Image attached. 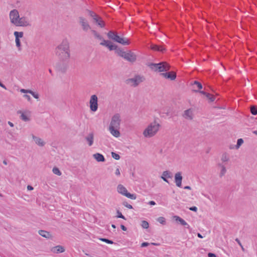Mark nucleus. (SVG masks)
<instances>
[{
    "label": "nucleus",
    "instance_id": "1",
    "mask_svg": "<svg viewBox=\"0 0 257 257\" xmlns=\"http://www.w3.org/2000/svg\"><path fill=\"white\" fill-rule=\"evenodd\" d=\"M55 53L59 59L65 61L68 60L70 56L69 43L67 40H63L55 49Z\"/></svg>",
    "mask_w": 257,
    "mask_h": 257
},
{
    "label": "nucleus",
    "instance_id": "2",
    "mask_svg": "<svg viewBox=\"0 0 257 257\" xmlns=\"http://www.w3.org/2000/svg\"><path fill=\"white\" fill-rule=\"evenodd\" d=\"M148 66L153 70L159 72L167 71L170 69V65L165 62H162L159 63H150Z\"/></svg>",
    "mask_w": 257,
    "mask_h": 257
},
{
    "label": "nucleus",
    "instance_id": "3",
    "mask_svg": "<svg viewBox=\"0 0 257 257\" xmlns=\"http://www.w3.org/2000/svg\"><path fill=\"white\" fill-rule=\"evenodd\" d=\"M107 35L109 39L123 45H128L130 44L129 41L127 38H122L119 36L117 33L114 31H110L107 33Z\"/></svg>",
    "mask_w": 257,
    "mask_h": 257
},
{
    "label": "nucleus",
    "instance_id": "4",
    "mask_svg": "<svg viewBox=\"0 0 257 257\" xmlns=\"http://www.w3.org/2000/svg\"><path fill=\"white\" fill-rule=\"evenodd\" d=\"M159 124L156 122L152 123L144 131L143 134L146 137H152L158 132L159 127Z\"/></svg>",
    "mask_w": 257,
    "mask_h": 257
},
{
    "label": "nucleus",
    "instance_id": "5",
    "mask_svg": "<svg viewBox=\"0 0 257 257\" xmlns=\"http://www.w3.org/2000/svg\"><path fill=\"white\" fill-rule=\"evenodd\" d=\"M117 54L130 62H134L137 59L135 54L131 51L125 52L121 49L118 50Z\"/></svg>",
    "mask_w": 257,
    "mask_h": 257
},
{
    "label": "nucleus",
    "instance_id": "6",
    "mask_svg": "<svg viewBox=\"0 0 257 257\" xmlns=\"http://www.w3.org/2000/svg\"><path fill=\"white\" fill-rule=\"evenodd\" d=\"M121 119L119 113H115L111 118L109 127H114L116 128H120Z\"/></svg>",
    "mask_w": 257,
    "mask_h": 257
},
{
    "label": "nucleus",
    "instance_id": "7",
    "mask_svg": "<svg viewBox=\"0 0 257 257\" xmlns=\"http://www.w3.org/2000/svg\"><path fill=\"white\" fill-rule=\"evenodd\" d=\"M98 98L96 95H92L90 99V108L92 111H96L98 108Z\"/></svg>",
    "mask_w": 257,
    "mask_h": 257
},
{
    "label": "nucleus",
    "instance_id": "8",
    "mask_svg": "<svg viewBox=\"0 0 257 257\" xmlns=\"http://www.w3.org/2000/svg\"><path fill=\"white\" fill-rule=\"evenodd\" d=\"M10 18L12 23L16 25L20 18V16L18 10L14 9L10 13Z\"/></svg>",
    "mask_w": 257,
    "mask_h": 257
},
{
    "label": "nucleus",
    "instance_id": "9",
    "mask_svg": "<svg viewBox=\"0 0 257 257\" xmlns=\"http://www.w3.org/2000/svg\"><path fill=\"white\" fill-rule=\"evenodd\" d=\"M79 23L81 25L83 30L85 32L91 29V27L87 21V20L83 17H80L79 18Z\"/></svg>",
    "mask_w": 257,
    "mask_h": 257
},
{
    "label": "nucleus",
    "instance_id": "10",
    "mask_svg": "<svg viewBox=\"0 0 257 257\" xmlns=\"http://www.w3.org/2000/svg\"><path fill=\"white\" fill-rule=\"evenodd\" d=\"M144 78L139 75L136 76L135 77L132 78L128 79L126 81L127 83L130 82L133 83V86L136 87L139 85V83L143 81Z\"/></svg>",
    "mask_w": 257,
    "mask_h": 257
},
{
    "label": "nucleus",
    "instance_id": "11",
    "mask_svg": "<svg viewBox=\"0 0 257 257\" xmlns=\"http://www.w3.org/2000/svg\"><path fill=\"white\" fill-rule=\"evenodd\" d=\"M31 25L29 19L25 17L20 18L16 26L21 27H27Z\"/></svg>",
    "mask_w": 257,
    "mask_h": 257
},
{
    "label": "nucleus",
    "instance_id": "12",
    "mask_svg": "<svg viewBox=\"0 0 257 257\" xmlns=\"http://www.w3.org/2000/svg\"><path fill=\"white\" fill-rule=\"evenodd\" d=\"M182 179H183V177L182 176L181 172H179L175 174V182L177 187H181Z\"/></svg>",
    "mask_w": 257,
    "mask_h": 257
},
{
    "label": "nucleus",
    "instance_id": "13",
    "mask_svg": "<svg viewBox=\"0 0 257 257\" xmlns=\"http://www.w3.org/2000/svg\"><path fill=\"white\" fill-rule=\"evenodd\" d=\"M161 178L166 182L169 183V181L167 180V178H172V174L169 171H165L163 172Z\"/></svg>",
    "mask_w": 257,
    "mask_h": 257
},
{
    "label": "nucleus",
    "instance_id": "14",
    "mask_svg": "<svg viewBox=\"0 0 257 257\" xmlns=\"http://www.w3.org/2000/svg\"><path fill=\"white\" fill-rule=\"evenodd\" d=\"M183 117L187 119L191 120L193 119V109H188L184 111L183 114Z\"/></svg>",
    "mask_w": 257,
    "mask_h": 257
},
{
    "label": "nucleus",
    "instance_id": "15",
    "mask_svg": "<svg viewBox=\"0 0 257 257\" xmlns=\"http://www.w3.org/2000/svg\"><path fill=\"white\" fill-rule=\"evenodd\" d=\"M161 75L166 78L170 79L171 80H173L176 78V74L173 72L163 73L161 74Z\"/></svg>",
    "mask_w": 257,
    "mask_h": 257
},
{
    "label": "nucleus",
    "instance_id": "16",
    "mask_svg": "<svg viewBox=\"0 0 257 257\" xmlns=\"http://www.w3.org/2000/svg\"><path fill=\"white\" fill-rule=\"evenodd\" d=\"M173 218L176 221L179 222L182 225L185 226L186 228L188 229L190 228L189 225L180 217L175 215L173 216Z\"/></svg>",
    "mask_w": 257,
    "mask_h": 257
},
{
    "label": "nucleus",
    "instance_id": "17",
    "mask_svg": "<svg viewBox=\"0 0 257 257\" xmlns=\"http://www.w3.org/2000/svg\"><path fill=\"white\" fill-rule=\"evenodd\" d=\"M51 251L55 253H59L64 252L65 248L61 245H57L51 248Z\"/></svg>",
    "mask_w": 257,
    "mask_h": 257
},
{
    "label": "nucleus",
    "instance_id": "18",
    "mask_svg": "<svg viewBox=\"0 0 257 257\" xmlns=\"http://www.w3.org/2000/svg\"><path fill=\"white\" fill-rule=\"evenodd\" d=\"M119 128L114 127H109V131L110 134L114 137L117 138L120 136V133L118 131Z\"/></svg>",
    "mask_w": 257,
    "mask_h": 257
},
{
    "label": "nucleus",
    "instance_id": "19",
    "mask_svg": "<svg viewBox=\"0 0 257 257\" xmlns=\"http://www.w3.org/2000/svg\"><path fill=\"white\" fill-rule=\"evenodd\" d=\"M67 68L68 65L65 63L59 64L57 66V70L62 73H65L67 70Z\"/></svg>",
    "mask_w": 257,
    "mask_h": 257
},
{
    "label": "nucleus",
    "instance_id": "20",
    "mask_svg": "<svg viewBox=\"0 0 257 257\" xmlns=\"http://www.w3.org/2000/svg\"><path fill=\"white\" fill-rule=\"evenodd\" d=\"M32 138L36 144L41 147L44 146L45 143L41 138L36 137L33 135H32Z\"/></svg>",
    "mask_w": 257,
    "mask_h": 257
},
{
    "label": "nucleus",
    "instance_id": "21",
    "mask_svg": "<svg viewBox=\"0 0 257 257\" xmlns=\"http://www.w3.org/2000/svg\"><path fill=\"white\" fill-rule=\"evenodd\" d=\"M93 157L97 162H103L105 160L104 156L99 153H96L93 154Z\"/></svg>",
    "mask_w": 257,
    "mask_h": 257
},
{
    "label": "nucleus",
    "instance_id": "22",
    "mask_svg": "<svg viewBox=\"0 0 257 257\" xmlns=\"http://www.w3.org/2000/svg\"><path fill=\"white\" fill-rule=\"evenodd\" d=\"M85 140L88 142L89 146H91L93 143L94 136L93 133H90L85 137Z\"/></svg>",
    "mask_w": 257,
    "mask_h": 257
},
{
    "label": "nucleus",
    "instance_id": "23",
    "mask_svg": "<svg viewBox=\"0 0 257 257\" xmlns=\"http://www.w3.org/2000/svg\"><path fill=\"white\" fill-rule=\"evenodd\" d=\"M151 49L164 53L165 51V49L161 46H158L157 45H152L151 46Z\"/></svg>",
    "mask_w": 257,
    "mask_h": 257
},
{
    "label": "nucleus",
    "instance_id": "24",
    "mask_svg": "<svg viewBox=\"0 0 257 257\" xmlns=\"http://www.w3.org/2000/svg\"><path fill=\"white\" fill-rule=\"evenodd\" d=\"M117 190L119 193L121 194L124 196L125 195V194L127 192L126 189L121 184L117 186Z\"/></svg>",
    "mask_w": 257,
    "mask_h": 257
},
{
    "label": "nucleus",
    "instance_id": "25",
    "mask_svg": "<svg viewBox=\"0 0 257 257\" xmlns=\"http://www.w3.org/2000/svg\"><path fill=\"white\" fill-rule=\"evenodd\" d=\"M39 233L42 236L46 238H50L51 237V234L50 233V232L44 230H40L39 231Z\"/></svg>",
    "mask_w": 257,
    "mask_h": 257
},
{
    "label": "nucleus",
    "instance_id": "26",
    "mask_svg": "<svg viewBox=\"0 0 257 257\" xmlns=\"http://www.w3.org/2000/svg\"><path fill=\"white\" fill-rule=\"evenodd\" d=\"M18 113H20L21 114L20 116V118L22 120H24V121H28L30 120L29 117L21 110H19L18 111Z\"/></svg>",
    "mask_w": 257,
    "mask_h": 257
},
{
    "label": "nucleus",
    "instance_id": "27",
    "mask_svg": "<svg viewBox=\"0 0 257 257\" xmlns=\"http://www.w3.org/2000/svg\"><path fill=\"white\" fill-rule=\"evenodd\" d=\"M106 47H107L110 51L115 50V53L116 54H117V51L118 50H121L120 49L118 48L117 46H116L115 45L111 44L110 42L108 43V44L107 46H106Z\"/></svg>",
    "mask_w": 257,
    "mask_h": 257
},
{
    "label": "nucleus",
    "instance_id": "28",
    "mask_svg": "<svg viewBox=\"0 0 257 257\" xmlns=\"http://www.w3.org/2000/svg\"><path fill=\"white\" fill-rule=\"evenodd\" d=\"M94 20L97 24V25L99 26L101 28H103L104 27L105 24L104 23V22L102 20L100 17L97 16V18Z\"/></svg>",
    "mask_w": 257,
    "mask_h": 257
},
{
    "label": "nucleus",
    "instance_id": "29",
    "mask_svg": "<svg viewBox=\"0 0 257 257\" xmlns=\"http://www.w3.org/2000/svg\"><path fill=\"white\" fill-rule=\"evenodd\" d=\"M91 32L92 34L94 35L95 38H97L99 40H102V37L97 33L95 30H91Z\"/></svg>",
    "mask_w": 257,
    "mask_h": 257
},
{
    "label": "nucleus",
    "instance_id": "30",
    "mask_svg": "<svg viewBox=\"0 0 257 257\" xmlns=\"http://www.w3.org/2000/svg\"><path fill=\"white\" fill-rule=\"evenodd\" d=\"M250 112L253 115L257 114V106L251 105L250 107Z\"/></svg>",
    "mask_w": 257,
    "mask_h": 257
},
{
    "label": "nucleus",
    "instance_id": "31",
    "mask_svg": "<svg viewBox=\"0 0 257 257\" xmlns=\"http://www.w3.org/2000/svg\"><path fill=\"white\" fill-rule=\"evenodd\" d=\"M221 160L222 162H227L229 160V157L226 153H224L222 155Z\"/></svg>",
    "mask_w": 257,
    "mask_h": 257
},
{
    "label": "nucleus",
    "instance_id": "32",
    "mask_svg": "<svg viewBox=\"0 0 257 257\" xmlns=\"http://www.w3.org/2000/svg\"><path fill=\"white\" fill-rule=\"evenodd\" d=\"M14 35L16 37V39H19L20 38H22L23 36V32H15Z\"/></svg>",
    "mask_w": 257,
    "mask_h": 257
},
{
    "label": "nucleus",
    "instance_id": "33",
    "mask_svg": "<svg viewBox=\"0 0 257 257\" xmlns=\"http://www.w3.org/2000/svg\"><path fill=\"white\" fill-rule=\"evenodd\" d=\"M52 171L54 174L58 176H60L61 175V172L57 167H54L52 169Z\"/></svg>",
    "mask_w": 257,
    "mask_h": 257
},
{
    "label": "nucleus",
    "instance_id": "34",
    "mask_svg": "<svg viewBox=\"0 0 257 257\" xmlns=\"http://www.w3.org/2000/svg\"><path fill=\"white\" fill-rule=\"evenodd\" d=\"M194 86H196L197 88H198V90H200L202 88V85L201 83L197 81H194L193 84Z\"/></svg>",
    "mask_w": 257,
    "mask_h": 257
},
{
    "label": "nucleus",
    "instance_id": "35",
    "mask_svg": "<svg viewBox=\"0 0 257 257\" xmlns=\"http://www.w3.org/2000/svg\"><path fill=\"white\" fill-rule=\"evenodd\" d=\"M125 196L127 197L128 198L132 199H136V195L134 194H131L128 192H127L125 194Z\"/></svg>",
    "mask_w": 257,
    "mask_h": 257
},
{
    "label": "nucleus",
    "instance_id": "36",
    "mask_svg": "<svg viewBox=\"0 0 257 257\" xmlns=\"http://www.w3.org/2000/svg\"><path fill=\"white\" fill-rule=\"evenodd\" d=\"M226 172V169L224 166H222L219 174L220 177L223 176Z\"/></svg>",
    "mask_w": 257,
    "mask_h": 257
},
{
    "label": "nucleus",
    "instance_id": "37",
    "mask_svg": "<svg viewBox=\"0 0 257 257\" xmlns=\"http://www.w3.org/2000/svg\"><path fill=\"white\" fill-rule=\"evenodd\" d=\"M141 226H142L143 228L147 229L149 227V224L147 221L143 220L142 222Z\"/></svg>",
    "mask_w": 257,
    "mask_h": 257
},
{
    "label": "nucleus",
    "instance_id": "38",
    "mask_svg": "<svg viewBox=\"0 0 257 257\" xmlns=\"http://www.w3.org/2000/svg\"><path fill=\"white\" fill-rule=\"evenodd\" d=\"M205 96L211 102H213V101H214L215 100L214 96L213 95H212L211 94H210L209 93H207Z\"/></svg>",
    "mask_w": 257,
    "mask_h": 257
},
{
    "label": "nucleus",
    "instance_id": "39",
    "mask_svg": "<svg viewBox=\"0 0 257 257\" xmlns=\"http://www.w3.org/2000/svg\"><path fill=\"white\" fill-rule=\"evenodd\" d=\"M157 221L162 224H165L166 223V219L164 217H159L158 218Z\"/></svg>",
    "mask_w": 257,
    "mask_h": 257
},
{
    "label": "nucleus",
    "instance_id": "40",
    "mask_svg": "<svg viewBox=\"0 0 257 257\" xmlns=\"http://www.w3.org/2000/svg\"><path fill=\"white\" fill-rule=\"evenodd\" d=\"M100 240L102 241H104L107 243H108V244H113V242L112 240H109L107 238H100Z\"/></svg>",
    "mask_w": 257,
    "mask_h": 257
},
{
    "label": "nucleus",
    "instance_id": "41",
    "mask_svg": "<svg viewBox=\"0 0 257 257\" xmlns=\"http://www.w3.org/2000/svg\"><path fill=\"white\" fill-rule=\"evenodd\" d=\"M88 13H89V15H90V16L93 19V20H95L96 18H97L98 16L93 12L89 11Z\"/></svg>",
    "mask_w": 257,
    "mask_h": 257
},
{
    "label": "nucleus",
    "instance_id": "42",
    "mask_svg": "<svg viewBox=\"0 0 257 257\" xmlns=\"http://www.w3.org/2000/svg\"><path fill=\"white\" fill-rule=\"evenodd\" d=\"M243 143V141L242 139H239L237 141V144L236 145V149H238L239 148V147Z\"/></svg>",
    "mask_w": 257,
    "mask_h": 257
},
{
    "label": "nucleus",
    "instance_id": "43",
    "mask_svg": "<svg viewBox=\"0 0 257 257\" xmlns=\"http://www.w3.org/2000/svg\"><path fill=\"white\" fill-rule=\"evenodd\" d=\"M111 156L113 159H114L116 160H118L120 159L119 155L115 153H114V152L111 153Z\"/></svg>",
    "mask_w": 257,
    "mask_h": 257
},
{
    "label": "nucleus",
    "instance_id": "44",
    "mask_svg": "<svg viewBox=\"0 0 257 257\" xmlns=\"http://www.w3.org/2000/svg\"><path fill=\"white\" fill-rule=\"evenodd\" d=\"M116 213H117V214L116 217L117 218H122V219H123L124 220H126V218L124 217V216H123L122 214V213L119 210H117Z\"/></svg>",
    "mask_w": 257,
    "mask_h": 257
},
{
    "label": "nucleus",
    "instance_id": "45",
    "mask_svg": "<svg viewBox=\"0 0 257 257\" xmlns=\"http://www.w3.org/2000/svg\"><path fill=\"white\" fill-rule=\"evenodd\" d=\"M102 42L100 43V44L102 46H105L106 47L108 44V43L109 42V41H107V40H104L103 38H102Z\"/></svg>",
    "mask_w": 257,
    "mask_h": 257
},
{
    "label": "nucleus",
    "instance_id": "46",
    "mask_svg": "<svg viewBox=\"0 0 257 257\" xmlns=\"http://www.w3.org/2000/svg\"><path fill=\"white\" fill-rule=\"evenodd\" d=\"M29 93L32 94L35 98L38 99L39 98V94L35 93L34 92H33L32 90H31L30 91H29Z\"/></svg>",
    "mask_w": 257,
    "mask_h": 257
},
{
    "label": "nucleus",
    "instance_id": "47",
    "mask_svg": "<svg viewBox=\"0 0 257 257\" xmlns=\"http://www.w3.org/2000/svg\"><path fill=\"white\" fill-rule=\"evenodd\" d=\"M123 205L125 207H127V208H129V209H132L133 208L132 205H131V204H128L127 202H123Z\"/></svg>",
    "mask_w": 257,
    "mask_h": 257
},
{
    "label": "nucleus",
    "instance_id": "48",
    "mask_svg": "<svg viewBox=\"0 0 257 257\" xmlns=\"http://www.w3.org/2000/svg\"><path fill=\"white\" fill-rule=\"evenodd\" d=\"M15 41H16V46L18 47H20L21 46V42H20V39L18 38L16 39Z\"/></svg>",
    "mask_w": 257,
    "mask_h": 257
},
{
    "label": "nucleus",
    "instance_id": "49",
    "mask_svg": "<svg viewBox=\"0 0 257 257\" xmlns=\"http://www.w3.org/2000/svg\"><path fill=\"white\" fill-rule=\"evenodd\" d=\"M31 91V90H27V89H21L20 90V91L24 93H29V91Z\"/></svg>",
    "mask_w": 257,
    "mask_h": 257
},
{
    "label": "nucleus",
    "instance_id": "50",
    "mask_svg": "<svg viewBox=\"0 0 257 257\" xmlns=\"http://www.w3.org/2000/svg\"><path fill=\"white\" fill-rule=\"evenodd\" d=\"M149 245V243L148 242H144L141 244V247H146V246H148Z\"/></svg>",
    "mask_w": 257,
    "mask_h": 257
},
{
    "label": "nucleus",
    "instance_id": "51",
    "mask_svg": "<svg viewBox=\"0 0 257 257\" xmlns=\"http://www.w3.org/2000/svg\"><path fill=\"white\" fill-rule=\"evenodd\" d=\"M189 209L191 211H196L197 210V208L196 206H192L189 208Z\"/></svg>",
    "mask_w": 257,
    "mask_h": 257
},
{
    "label": "nucleus",
    "instance_id": "52",
    "mask_svg": "<svg viewBox=\"0 0 257 257\" xmlns=\"http://www.w3.org/2000/svg\"><path fill=\"white\" fill-rule=\"evenodd\" d=\"M115 174L116 175H117V176L120 175V173L119 167L117 168V169H116Z\"/></svg>",
    "mask_w": 257,
    "mask_h": 257
},
{
    "label": "nucleus",
    "instance_id": "53",
    "mask_svg": "<svg viewBox=\"0 0 257 257\" xmlns=\"http://www.w3.org/2000/svg\"><path fill=\"white\" fill-rule=\"evenodd\" d=\"M208 257H216V255L215 254L213 253L209 252L208 253Z\"/></svg>",
    "mask_w": 257,
    "mask_h": 257
},
{
    "label": "nucleus",
    "instance_id": "54",
    "mask_svg": "<svg viewBox=\"0 0 257 257\" xmlns=\"http://www.w3.org/2000/svg\"><path fill=\"white\" fill-rule=\"evenodd\" d=\"M24 97H25L26 98H27L28 99V100L30 101L31 97L30 95H29L28 94H24Z\"/></svg>",
    "mask_w": 257,
    "mask_h": 257
},
{
    "label": "nucleus",
    "instance_id": "55",
    "mask_svg": "<svg viewBox=\"0 0 257 257\" xmlns=\"http://www.w3.org/2000/svg\"><path fill=\"white\" fill-rule=\"evenodd\" d=\"M195 91L196 92H199V93H201V94H203L204 95H206V93H207V92H205L204 91H201L200 90H195Z\"/></svg>",
    "mask_w": 257,
    "mask_h": 257
},
{
    "label": "nucleus",
    "instance_id": "56",
    "mask_svg": "<svg viewBox=\"0 0 257 257\" xmlns=\"http://www.w3.org/2000/svg\"><path fill=\"white\" fill-rule=\"evenodd\" d=\"M120 228H121V229L122 230H123V231H126V230H127L126 227L124 225H122V224H121V225H120Z\"/></svg>",
    "mask_w": 257,
    "mask_h": 257
},
{
    "label": "nucleus",
    "instance_id": "57",
    "mask_svg": "<svg viewBox=\"0 0 257 257\" xmlns=\"http://www.w3.org/2000/svg\"><path fill=\"white\" fill-rule=\"evenodd\" d=\"M148 204L151 205H154L156 204V203L154 201H150V202H149Z\"/></svg>",
    "mask_w": 257,
    "mask_h": 257
},
{
    "label": "nucleus",
    "instance_id": "58",
    "mask_svg": "<svg viewBox=\"0 0 257 257\" xmlns=\"http://www.w3.org/2000/svg\"><path fill=\"white\" fill-rule=\"evenodd\" d=\"M0 86L2 87V88H4L5 89H7V87H6V86L3 84L1 81H0Z\"/></svg>",
    "mask_w": 257,
    "mask_h": 257
},
{
    "label": "nucleus",
    "instance_id": "59",
    "mask_svg": "<svg viewBox=\"0 0 257 257\" xmlns=\"http://www.w3.org/2000/svg\"><path fill=\"white\" fill-rule=\"evenodd\" d=\"M237 243L238 244L240 245V246H241V243L240 241V240H239L238 238H236L235 240Z\"/></svg>",
    "mask_w": 257,
    "mask_h": 257
},
{
    "label": "nucleus",
    "instance_id": "60",
    "mask_svg": "<svg viewBox=\"0 0 257 257\" xmlns=\"http://www.w3.org/2000/svg\"><path fill=\"white\" fill-rule=\"evenodd\" d=\"M27 189L29 190H32L33 189V187L30 185H28L27 186Z\"/></svg>",
    "mask_w": 257,
    "mask_h": 257
},
{
    "label": "nucleus",
    "instance_id": "61",
    "mask_svg": "<svg viewBox=\"0 0 257 257\" xmlns=\"http://www.w3.org/2000/svg\"><path fill=\"white\" fill-rule=\"evenodd\" d=\"M184 189L191 190V188L189 186H186L184 187Z\"/></svg>",
    "mask_w": 257,
    "mask_h": 257
},
{
    "label": "nucleus",
    "instance_id": "62",
    "mask_svg": "<svg viewBox=\"0 0 257 257\" xmlns=\"http://www.w3.org/2000/svg\"><path fill=\"white\" fill-rule=\"evenodd\" d=\"M197 236L201 238H203L202 235L200 233H197Z\"/></svg>",
    "mask_w": 257,
    "mask_h": 257
},
{
    "label": "nucleus",
    "instance_id": "63",
    "mask_svg": "<svg viewBox=\"0 0 257 257\" xmlns=\"http://www.w3.org/2000/svg\"><path fill=\"white\" fill-rule=\"evenodd\" d=\"M8 124H9L11 127L14 126V124H13V123L12 122H11V121H9V122H8Z\"/></svg>",
    "mask_w": 257,
    "mask_h": 257
},
{
    "label": "nucleus",
    "instance_id": "64",
    "mask_svg": "<svg viewBox=\"0 0 257 257\" xmlns=\"http://www.w3.org/2000/svg\"><path fill=\"white\" fill-rule=\"evenodd\" d=\"M253 134H255L256 135H257V131H254L253 132Z\"/></svg>",
    "mask_w": 257,
    "mask_h": 257
}]
</instances>
